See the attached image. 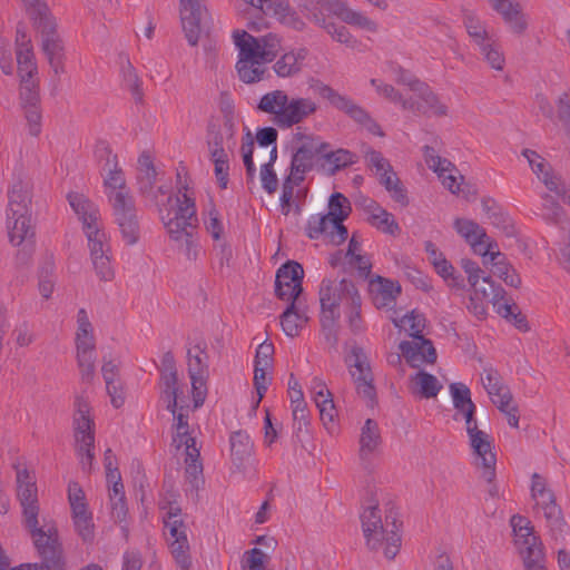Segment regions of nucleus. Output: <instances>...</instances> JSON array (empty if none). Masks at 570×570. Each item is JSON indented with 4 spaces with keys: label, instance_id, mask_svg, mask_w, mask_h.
I'll return each mask as SVG.
<instances>
[{
    "label": "nucleus",
    "instance_id": "obj_49",
    "mask_svg": "<svg viewBox=\"0 0 570 570\" xmlns=\"http://www.w3.org/2000/svg\"><path fill=\"white\" fill-rule=\"evenodd\" d=\"M453 227L468 244L472 243L476 238L487 237L485 229L471 219L456 218L454 220Z\"/></svg>",
    "mask_w": 570,
    "mask_h": 570
},
{
    "label": "nucleus",
    "instance_id": "obj_54",
    "mask_svg": "<svg viewBox=\"0 0 570 570\" xmlns=\"http://www.w3.org/2000/svg\"><path fill=\"white\" fill-rule=\"evenodd\" d=\"M332 224V218L325 215H314L306 224L305 232L308 238L317 239L323 233H325L328 226Z\"/></svg>",
    "mask_w": 570,
    "mask_h": 570
},
{
    "label": "nucleus",
    "instance_id": "obj_19",
    "mask_svg": "<svg viewBox=\"0 0 570 570\" xmlns=\"http://www.w3.org/2000/svg\"><path fill=\"white\" fill-rule=\"evenodd\" d=\"M470 445L473 453L481 460L482 478L492 483L495 478V454L492 452L490 436L482 430H475L469 433Z\"/></svg>",
    "mask_w": 570,
    "mask_h": 570
},
{
    "label": "nucleus",
    "instance_id": "obj_48",
    "mask_svg": "<svg viewBox=\"0 0 570 570\" xmlns=\"http://www.w3.org/2000/svg\"><path fill=\"white\" fill-rule=\"evenodd\" d=\"M495 311L501 317L512 322L518 330L522 332L529 331L527 317L521 313L515 303L510 304L508 302H503L499 304Z\"/></svg>",
    "mask_w": 570,
    "mask_h": 570
},
{
    "label": "nucleus",
    "instance_id": "obj_27",
    "mask_svg": "<svg viewBox=\"0 0 570 570\" xmlns=\"http://www.w3.org/2000/svg\"><path fill=\"white\" fill-rule=\"evenodd\" d=\"M493 9L502 17L512 32L517 35H523L525 32L528 21L519 3L512 0H495Z\"/></svg>",
    "mask_w": 570,
    "mask_h": 570
},
{
    "label": "nucleus",
    "instance_id": "obj_31",
    "mask_svg": "<svg viewBox=\"0 0 570 570\" xmlns=\"http://www.w3.org/2000/svg\"><path fill=\"white\" fill-rule=\"evenodd\" d=\"M229 442L232 462L238 471H243L253 454L250 438L246 432L239 430L232 433Z\"/></svg>",
    "mask_w": 570,
    "mask_h": 570
},
{
    "label": "nucleus",
    "instance_id": "obj_60",
    "mask_svg": "<svg viewBox=\"0 0 570 570\" xmlns=\"http://www.w3.org/2000/svg\"><path fill=\"white\" fill-rule=\"evenodd\" d=\"M95 157L101 167H108L118 163L117 155L112 154L110 145L106 140H98L95 146Z\"/></svg>",
    "mask_w": 570,
    "mask_h": 570
},
{
    "label": "nucleus",
    "instance_id": "obj_5",
    "mask_svg": "<svg viewBox=\"0 0 570 570\" xmlns=\"http://www.w3.org/2000/svg\"><path fill=\"white\" fill-rule=\"evenodd\" d=\"M32 539L40 562L22 563L10 570H66V558L55 523H43L26 529Z\"/></svg>",
    "mask_w": 570,
    "mask_h": 570
},
{
    "label": "nucleus",
    "instance_id": "obj_30",
    "mask_svg": "<svg viewBox=\"0 0 570 570\" xmlns=\"http://www.w3.org/2000/svg\"><path fill=\"white\" fill-rule=\"evenodd\" d=\"M8 199L7 214H11V217L30 214L31 193L28 183L20 179L14 181L8 191Z\"/></svg>",
    "mask_w": 570,
    "mask_h": 570
},
{
    "label": "nucleus",
    "instance_id": "obj_56",
    "mask_svg": "<svg viewBox=\"0 0 570 570\" xmlns=\"http://www.w3.org/2000/svg\"><path fill=\"white\" fill-rule=\"evenodd\" d=\"M324 158L333 165V171L340 170L355 163L356 156L346 149H337L324 154Z\"/></svg>",
    "mask_w": 570,
    "mask_h": 570
},
{
    "label": "nucleus",
    "instance_id": "obj_28",
    "mask_svg": "<svg viewBox=\"0 0 570 570\" xmlns=\"http://www.w3.org/2000/svg\"><path fill=\"white\" fill-rule=\"evenodd\" d=\"M7 228L9 242L13 246L35 240V229L31 225L30 214L14 215L13 217H11V214H7Z\"/></svg>",
    "mask_w": 570,
    "mask_h": 570
},
{
    "label": "nucleus",
    "instance_id": "obj_53",
    "mask_svg": "<svg viewBox=\"0 0 570 570\" xmlns=\"http://www.w3.org/2000/svg\"><path fill=\"white\" fill-rule=\"evenodd\" d=\"M542 214L541 216L550 222L558 224L561 222V218L563 216V209L559 205V203L549 194L542 195Z\"/></svg>",
    "mask_w": 570,
    "mask_h": 570
},
{
    "label": "nucleus",
    "instance_id": "obj_57",
    "mask_svg": "<svg viewBox=\"0 0 570 570\" xmlns=\"http://www.w3.org/2000/svg\"><path fill=\"white\" fill-rule=\"evenodd\" d=\"M267 367L254 365V386L257 392V400L254 404V409L259 405L271 382V377L267 376Z\"/></svg>",
    "mask_w": 570,
    "mask_h": 570
},
{
    "label": "nucleus",
    "instance_id": "obj_26",
    "mask_svg": "<svg viewBox=\"0 0 570 570\" xmlns=\"http://www.w3.org/2000/svg\"><path fill=\"white\" fill-rule=\"evenodd\" d=\"M160 372V380L164 386L163 397L167 403V407H175L177 403L178 374L175 358L171 352H166L163 355Z\"/></svg>",
    "mask_w": 570,
    "mask_h": 570
},
{
    "label": "nucleus",
    "instance_id": "obj_44",
    "mask_svg": "<svg viewBox=\"0 0 570 570\" xmlns=\"http://www.w3.org/2000/svg\"><path fill=\"white\" fill-rule=\"evenodd\" d=\"M412 381L415 383L416 392L424 399L435 397L442 389L438 379L425 371H419Z\"/></svg>",
    "mask_w": 570,
    "mask_h": 570
},
{
    "label": "nucleus",
    "instance_id": "obj_17",
    "mask_svg": "<svg viewBox=\"0 0 570 570\" xmlns=\"http://www.w3.org/2000/svg\"><path fill=\"white\" fill-rule=\"evenodd\" d=\"M327 147L328 145L318 138H306L292 155L291 171L305 178V174L312 170L316 157L324 154Z\"/></svg>",
    "mask_w": 570,
    "mask_h": 570
},
{
    "label": "nucleus",
    "instance_id": "obj_33",
    "mask_svg": "<svg viewBox=\"0 0 570 570\" xmlns=\"http://www.w3.org/2000/svg\"><path fill=\"white\" fill-rule=\"evenodd\" d=\"M184 445L186 446L185 474L193 488L198 489L199 483H203L204 479L203 464L199 460L200 452L199 449L196 448V439L188 438L184 441Z\"/></svg>",
    "mask_w": 570,
    "mask_h": 570
},
{
    "label": "nucleus",
    "instance_id": "obj_15",
    "mask_svg": "<svg viewBox=\"0 0 570 570\" xmlns=\"http://www.w3.org/2000/svg\"><path fill=\"white\" fill-rule=\"evenodd\" d=\"M207 14L204 0H179V18L185 38L193 47L197 46L202 32V21Z\"/></svg>",
    "mask_w": 570,
    "mask_h": 570
},
{
    "label": "nucleus",
    "instance_id": "obj_16",
    "mask_svg": "<svg viewBox=\"0 0 570 570\" xmlns=\"http://www.w3.org/2000/svg\"><path fill=\"white\" fill-rule=\"evenodd\" d=\"M415 98L410 97L403 101V109L415 115L428 116L433 114L438 117L448 115V107L442 104L438 95L425 82H422L414 91Z\"/></svg>",
    "mask_w": 570,
    "mask_h": 570
},
{
    "label": "nucleus",
    "instance_id": "obj_42",
    "mask_svg": "<svg viewBox=\"0 0 570 570\" xmlns=\"http://www.w3.org/2000/svg\"><path fill=\"white\" fill-rule=\"evenodd\" d=\"M210 160L215 168V176L217 183L222 189L227 188L228 176H229V158L225 148H213L208 149Z\"/></svg>",
    "mask_w": 570,
    "mask_h": 570
},
{
    "label": "nucleus",
    "instance_id": "obj_39",
    "mask_svg": "<svg viewBox=\"0 0 570 570\" xmlns=\"http://www.w3.org/2000/svg\"><path fill=\"white\" fill-rule=\"evenodd\" d=\"M287 101L288 96L285 91L274 90L261 98L257 108L263 112L274 115V121L278 126L279 115L286 108Z\"/></svg>",
    "mask_w": 570,
    "mask_h": 570
},
{
    "label": "nucleus",
    "instance_id": "obj_52",
    "mask_svg": "<svg viewBox=\"0 0 570 570\" xmlns=\"http://www.w3.org/2000/svg\"><path fill=\"white\" fill-rule=\"evenodd\" d=\"M482 55L490 66L495 70H502L504 67V57L499 46L490 38L483 46H479Z\"/></svg>",
    "mask_w": 570,
    "mask_h": 570
},
{
    "label": "nucleus",
    "instance_id": "obj_9",
    "mask_svg": "<svg viewBox=\"0 0 570 570\" xmlns=\"http://www.w3.org/2000/svg\"><path fill=\"white\" fill-rule=\"evenodd\" d=\"M17 497L22 508L24 529L39 524L40 507L36 479L27 469L17 468Z\"/></svg>",
    "mask_w": 570,
    "mask_h": 570
},
{
    "label": "nucleus",
    "instance_id": "obj_20",
    "mask_svg": "<svg viewBox=\"0 0 570 570\" xmlns=\"http://www.w3.org/2000/svg\"><path fill=\"white\" fill-rule=\"evenodd\" d=\"M317 4L324 7L335 14L343 22L357 27L360 29L376 32L377 23L360 11L351 9L347 2L343 0H315Z\"/></svg>",
    "mask_w": 570,
    "mask_h": 570
},
{
    "label": "nucleus",
    "instance_id": "obj_10",
    "mask_svg": "<svg viewBox=\"0 0 570 570\" xmlns=\"http://www.w3.org/2000/svg\"><path fill=\"white\" fill-rule=\"evenodd\" d=\"M346 363L351 368H355V371L351 370V375L358 395L367 400L370 406H374L377 403L376 390L373 384V373L364 350L361 346H353Z\"/></svg>",
    "mask_w": 570,
    "mask_h": 570
},
{
    "label": "nucleus",
    "instance_id": "obj_62",
    "mask_svg": "<svg viewBox=\"0 0 570 570\" xmlns=\"http://www.w3.org/2000/svg\"><path fill=\"white\" fill-rule=\"evenodd\" d=\"M32 20V22H37L43 18L51 16L50 10L47 3L42 0H20Z\"/></svg>",
    "mask_w": 570,
    "mask_h": 570
},
{
    "label": "nucleus",
    "instance_id": "obj_3",
    "mask_svg": "<svg viewBox=\"0 0 570 570\" xmlns=\"http://www.w3.org/2000/svg\"><path fill=\"white\" fill-rule=\"evenodd\" d=\"M187 189V186H183L177 196L168 197L160 218L169 238L179 244L188 259H195L194 237L197 234L198 218L195 199L188 196Z\"/></svg>",
    "mask_w": 570,
    "mask_h": 570
},
{
    "label": "nucleus",
    "instance_id": "obj_59",
    "mask_svg": "<svg viewBox=\"0 0 570 570\" xmlns=\"http://www.w3.org/2000/svg\"><path fill=\"white\" fill-rule=\"evenodd\" d=\"M266 554L258 548H253L244 553L243 570H264Z\"/></svg>",
    "mask_w": 570,
    "mask_h": 570
},
{
    "label": "nucleus",
    "instance_id": "obj_35",
    "mask_svg": "<svg viewBox=\"0 0 570 570\" xmlns=\"http://www.w3.org/2000/svg\"><path fill=\"white\" fill-rule=\"evenodd\" d=\"M100 174L104 177L108 202H110V196L117 193L131 195L126 185L125 174L118 163L108 167H101Z\"/></svg>",
    "mask_w": 570,
    "mask_h": 570
},
{
    "label": "nucleus",
    "instance_id": "obj_8",
    "mask_svg": "<svg viewBox=\"0 0 570 570\" xmlns=\"http://www.w3.org/2000/svg\"><path fill=\"white\" fill-rule=\"evenodd\" d=\"M109 204L122 240L126 245H135L139 240L140 225L132 195L114 194Z\"/></svg>",
    "mask_w": 570,
    "mask_h": 570
},
{
    "label": "nucleus",
    "instance_id": "obj_34",
    "mask_svg": "<svg viewBox=\"0 0 570 570\" xmlns=\"http://www.w3.org/2000/svg\"><path fill=\"white\" fill-rule=\"evenodd\" d=\"M367 210L371 214L368 222L372 226L392 236H396L400 234L401 228L397 222L395 220L394 216L386 209L381 207L376 202L371 200L367 206Z\"/></svg>",
    "mask_w": 570,
    "mask_h": 570
},
{
    "label": "nucleus",
    "instance_id": "obj_46",
    "mask_svg": "<svg viewBox=\"0 0 570 570\" xmlns=\"http://www.w3.org/2000/svg\"><path fill=\"white\" fill-rule=\"evenodd\" d=\"M351 212V203L343 194L334 193L330 196L327 215L332 220L343 223L350 216Z\"/></svg>",
    "mask_w": 570,
    "mask_h": 570
},
{
    "label": "nucleus",
    "instance_id": "obj_29",
    "mask_svg": "<svg viewBox=\"0 0 570 570\" xmlns=\"http://www.w3.org/2000/svg\"><path fill=\"white\" fill-rule=\"evenodd\" d=\"M382 443L379 423L373 419H367L361 430L360 435V459L365 462L379 450Z\"/></svg>",
    "mask_w": 570,
    "mask_h": 570
},
{
    "label": "nucleus",
    "instance_id": "obj_36",
    "mask_svg": "<svg viewBox=\"0 0 570 570\" xmlns=\"http://www.w3.org/2000/svg\"><path fill=\"white\" fill-rule=\"evenodd\" d=\"M525 549L521 552L527 570H544L543 546L539 537L524 539Z\"/></svg>",
    "mask_w": 570,
    "mask_h": 570
},
{
    "label": "nucleus",
    "instance_id": "obj_14",
    "mask_svg": "<svg viewBox=\"0 0 570 570\" xmlns=\"http://www.w3.org/2000/svg\"><path fill=\"white\" fill-rule=\"evenodd\" d=\"M35 28L42 36V51L47 56L50 67L58 75L65 71L63 68V45L57 33V23L51 16L33 22Z\"/></svg>",
    "mask_w": 570,
    "mask_h": 570
},
{
    "label": "nucleus",
    "instance_id": "obj_64",
    "mask_svg": "<svg viewBox=\"0 0 570 570\" xmlns=\"http://www.w3.org/2000/svg\"><path fill=\"white\" fill-rule=\"evenodd\" d=\"M325 31L337 42L354 47L356 39L350 33L348 29L343 24H336L331 21L330 24L325 26Z\"/></svg>",
    "mask_w": 570,
    "mask_h": 570
},
{
    "label": "nucleus",
    "instance_id": "obj_38",
    "mask_svg": "<svg viewBox=\"0 0 570 570\" xmlns=\"http://www.w3.org/2000/svg\"><path fill=\"white\" fill-rule=\"evenodd\" d=\"M178 402L176 403L175 407H167L166 409L173 413L174 415V428L176 430L175 435L173 436V442L176 443V448L179 449L181 445H184V441L188 438H191L189 435V425H188V412L189 406L188 404H180L178 406Z\"/></svg>",
    "mask_w": 570,
    "mask_h": 570
},
{
    "label": "nucleus",
    "instance_id": "obj_7",
    "mask_svg": "<svg viewBox=\"0 0 570 570\" xmlns=\"http://www.w3.org/2000/svg\"><path fill=\"white\" fill-rule=\"evenodd\" d=\"M311 88L322 98L328 100V102L337 110L344 112L355 122L363 126L372 135L383 137L384 132L381 126L370 116V114L363 109L360 105L355 104L347 96L338 94L328 85L313 80Z\"/></svg>",
    "mask_w": 570,
    "mask_h": 570
},
{
    "label": "nucleus",
    "instance_id": "obj_47",
    "mask_svg": "<svg viewBox=\"0 0 570 570\" xmlns=\"http://www.w3.org/2000/svg\"><path fill=\"white\" fill-rule=\"evenodd\" d=\"M277 159V146L269 151V160L261 167V180L263 188L269 194H274L278 188V179L273 169V165Z\"/></svg>",
    "mask_w": 570,
    "mask_h": 570
},
{
    "label": "nucleus",
    "instance_id": "obj_37",
    "mask_svg": "<svg viewBox=\"0 0 570 570\" xmlns=\"http://www.w3.org/2000/svg\"><path fill=\"white\" fill-rule=\"evenodd\" d=\"M121 76L126 89H128L136 104L144 102L142 82L127 56H120Z\"/></svg>",
    "mask_w": 570,
    "mask_h": 570
},
{
    "label": "nucleus",
    "instance_id": "obj_2",
    "mask_svg": "<svg viewBox=\"0 0 570 570\" xmlns=\"http://www.w3.org/2000/svg\"><path fill=\"white\" fill-rule=\"evenodd\" d=\"M234 43L238 49L236 69L239 79L245 83H255L269 77L266 63L272 62L282 49L278 35L268 32L254 37L247 31H235Z\"/></svg>",
    "mask_w": 570,
    "mask_h": 570
},
{
    "label": "nucleus",
    "instance_id": "obj_51",
    "mask_svg": "<svg viewBox=\"0 0 570 570\" xmlns=\"http://www.w3.org/2000/svg\"><path fill=\"white\" fill-rule=\"evenodd\" d=\"M450 391L453 399V405L458 412H462L474 404L471 400V392L469 387L463 383H452Z\"/></svg>",
    "mask_w": 570,
    "mask_h": 570
},
{
    "label": "nucleus",
    "instance_id": "obj_43",
    "mask_svg": "<svg viewBox=\"0 0 570 570\" xmlns=\"http://www.w3.org/2000/svg\"><path fill=\"white\" fill-rule=\"evenodd\" d=\"M380 183L385 187V189L391 194V197L402 206L409 205V197L406 195V189L402 185L401 180L393 171V169L385 170L381 174Z\"/></svg>",
    "mask_w": 570,
    "mask_h": 570
},
{
    "label": "nucleus",
    "instance_id": "obj_22",
    "mask_svg": "<svg viewBox=\"0 0 570 570\" xmlns=\"http://www.w3.org/2000/svg\"><path fill=\"white\" fill-rule=\"evenodd\" d=\"M88 245L94 268L97 276L105 282H110L114 276L110 258L107 255L108 246L106 245L105 233L88 237Z\"/></svg>",
    "mask_w": 570,
    "mask_h": 570
},
{
    "label": "nucleus",
    "instance_id": "obj_32",
    "mask_svg": "<svg viewBox=\"0 0 570 570\" xmlns=\"http://www.w3.org/2000/svg\"><path fill=\"white\" fill-rule=\"evenodd\" d=\"M308 51L306 48L285 52L276 60L273 69L278 77H293L301 72L303 61L306 59Z\"/></svg>",
    "mask_w": 570,
    "mask_h": 570
},
{
    "label": "nucleus",
    "instance_id": "obj_4",
    "mask_svg": "<svg viewBox=\"0 0 570 570\" xmlns=\"http://www.w3.org/2000/svg\"><path fill=\"white\" fill-rule=\"evenodd\" d=\"M362 530L366 547L372 551H377L384 547V556L392 560L400 551L402 522L397 521L392 511L385 515L386 529L383 525L379 504L370 505L361 514Z\"/></svg>",
    "mask_w": 570,
    "mask_h": 570
},
{
    "label": "nucleus",
    "instance_id": "obj_50",
    "mask_svg": "<svg viewBox=\"0 0 570 570\" xmlns=\"http://www.w3.org/2000/svg\"><path fill=\"white\" fill-rule=\"evenodd\" d=\"M464 27L471 38L478 46H483L490 39L483 23L472 13H465L463 19Z\"/></svg>",
    "mask_w": 570,
    "mask_h": 570
},
{
    "label": "nucleus",
    "instance_id": "obj_55",
    "mask_svg": "<svg viewBox=\"0 0 570 570\" xmlns=\"http://www.w3.org/2000/svg\"><path fill=\"white\" fill-rule=\"evenodd\" d=\"M423 153L429 168L433 169L434 171L442 175L446 170L451 171L454 169V165L450 160L441 158L439 155H436V151L433 147L424 146Z\"/></svg>",
    "mask_w": 570,
    "mask_h": 570
},
{
    "label": "nucleus",
    "instance_id": "obj_40",
    "mask_svg": "<svg viewBox=\"0 0 570 570\" xmlns=\"http://www.w3.org/2000/svg\"><path fill=\"white\" fill-rule=\"evenodd\" d=\"M480 281H482L481 285L476 284L475 287H472L475 295L481 299H488L491 302L497 309L499 304H501L505 297L507 293L504 288L500 284L493 282L490 276L484 275Z\"/></svg>",
    "mask_w": 570,
    "mask_h": 570
},
{
    "label": "nucleus",
    "instance_id": "obj_61",
    "mask_svg": "<svg viewBox=\"0 0 570 570\" xmlns=\"http://www.w3.org/2000/svg\"><path fill=\"white\" fill-rule=\"evenodd\" d=\"M485 376H482V384L484 389L487 390L490 399H492V395H494L497 392L501 391V387H505L507 385L503 383V380L499 372L492 367L484 370Z\"/></svg>",
    "mask_w": 570,
    "mask_h": 570
},
{
    "label": "nucleus",
    "instance_id": "obj_25",
    "mask_svg": "<svg viewBox=\"0 0 570 570\" xmlns=\"http://www.w3.org/2000/svg\"><path fill=\"white\" fill-rule=\"evenodd\" d=\"M279 318L285 335L296 337L309 321L307 306L303 301L291 302Z\"/></svg>",
    "mask_w": 570,
    "mask_h": 570
},
{
    "label": "nucleus",
    "instance_id": "obj_63",
    "mask_svg": "<svg viewBox=\"0 0 570 570\" xmlns=\"http://www.w3.org/2000/svg\"><path fill=\"white\" fill-rule=\"evenodd\" d=\"M380 284L379 293L382 295L383 304L387 305L401 294V285L397 282L377 276Z\"/></svg>",
    "mask_w": 570,
    "mask_h": 570
},
{
    "label": "nucleus",
    "instance_id": "obj_11",
    "mask_svg": "<svg viewBox=\"0 0 570 570\" xmlns=\"http://www.w3.org/2000/svg\"><path fill=\"white\" fill-rule=\"evenodd\" d=\"M179 514L180 508L170 507L164 522L173 538L170 542L173 558L181 570H189L191 567L189 543L186 535V527L183 520L178 519Z\"/></svg>",
    "mask_w": 570,
    "mask_h": 570
},
{
    "label": "nucleus",
    "instance_id": "obj_18",
    "mask_svg": "<svg viewBox=\"0 0 570 570\" xmlns=\"http://www.w3.org/2000/svg\"><path fill=\"white\" fill-rule=\"evenodd\" d=\"M73 417L76 444L88 451V446H95L94 421L90 416V405L82 396H77Z\"/></svg>",
    "mask_w": 570,
    "mask_h": 570
},
{
    "label": "nucleus",
    "instance_id": "obj_24",
    "mask_svg": "<svg viewBox=\"0 0 570 570\" xmlns=\"http://www.w3.org/2000/svg\"><path fill=\"white\" fill-rule=\"evenodd\" d=\"M535 504L543 510L550 534L553 540H559L564 531L566 522L562 518L561 509L556 503L554 494L551 490L539 494Z\"/></svg>",
    "mask_w": 570,
    "mask_h": 570
},
{
    "label": "nucleus",
    "instance_id": "obj_23",
    "mask_svg": "<svg viewBox=\"0 0 570 570\" xmlns=\"http://www.w3.org/2000/svg\"><path fill=\"white\" fill-rule=\"evenodd\" d=\"M317 111V105L309 98H288L286 108L278 119L279 128H291Z\"/></svg>",
    "mask_w": 570,
    "mask_h": 570
},
{
    "label": "nucleus",
    "instance_id": "obj_12",
    "mask_svg": "<svg viewBox=\"0 0 570 570\" xmlns=\"http://www.w3.org/2000/svg\"><path fill=\"white\" fill-rule=\"evenodd\" d=\"M206 343H197L187 351L188 375L191 381L194 407L203 405L205 401V380L208 374Z\"/></svg>",
    "mask_w": 570,
    "mask_h": 570
},
{
    "label": "nucleus",
    "instance_id": "obj_41",
    "mask_svg": "<svg viewBox=\"0 0 570 570\" xmlns=\"http://www.w3.org/2000/svg\"><path fill=\"white\" fill-rule=\"evenodd\" d=\"M18 73L35 76L38 72L33 49L30 40L19 42L17 51Z\"/></svg>",
    "mask_w": 570,
    "mask_h": 570
},
{
    "label": "nucleus",
    "instance_id": "obj_13",
    "mask_svg": "<svg viewBox=\"0 0 570 570\" xmlns=\"http://www.w3.org/2000/svg\"><path fill=\"white\" fill-rule=\"evenodd\" d=\"M303 278L304 269L299 263L288 261L283 264L275 277V295L277 298L289 303L302 301Z\"/></svg>",
    "mask_w": 570,
    "mask_h": 570
},
{
    "label": "nucleus",
    "instance_id": "obj_21",
    "mask_svg": "<svg viewBox=\"0 0 570 570\" xmlns=\"http://www.w3.org/2000/svg\"><path fill=\"white\" fill-rule=\"evenodd\" d=\"M68 202L82 222L87 238L104 233L98 226L99 209L90 199L82 194L70 193L68 195Z\"/></svg>",
    "mask_w": 570,
    "mask_h": 570
},
{
    "label": "nucleus",
    "instance_id": "obj_6",
    "mask_svg": "<svg viewBox=\"0 0 570 570\" xmlns=\"http://www.w3.org/2000/svg\"><path fill=\"white\" fill-rule=\"evenodd\" d=\"M400 323H395L396 326H402L410 332V335L414 341H403L400 343L399 348L406 362L412 367H417L421 362L430 364L436 361V351L433 346L432 341L424 338L422 332L425 327V317L423 314L412 311L404 315Z\"/></svg>",
    "mask_w": 570,
    "mask_h": 570
},
{
    "label": "nucleus",
    "instance_id": "obj_1",
    "mask_svg": "<svg viewBox=\"0 0 570 570\" xmlns=\"http://www.w3.org/2000/svg\"><path fill=\"white\" fill-rule=\"evenodd\" d=\"M321 315L320 322L322 333L326 343L336 347L338 343V320L341 317L340 306L346 308L347 324L354 334L364 331L361 316L362 298L355 284L351 279L343 278L340 282L323 279L318 291Z\"/></svg>",
    "mask_w": 570,
    "mask_h": 570
},
{
    "label": "nucleus",
    "instance_id": "obj_58",
    "mask_svg": "<svg viewBox=\"0 0 570 570\" xmlns=\"http://www.w3.org/2000/svg\"><path fill=\"white\" fill-rule=\"evenodd\" d=\"M247 136H248L249 140L247 142L242 144L240 151H242V156H243L244 166L246 168L247 183L249 184V183H254V180H255L256 168H255L254 159H253L254 141L250 138L249 132L247 134Z\"/></svg>",
    "mask_w": 570,
    "mask_h": 570
},
{
    "label": "nucleus",
    "instance_id": "obj_45",
    "mask_svg": "<svg viewBox=\"0 0 570 570\" xmlns=\"http://www.w3.org/2000/svg\"><path fill=\"white\" fill-rule=\"evenodd\" d=\"M492 264V273L501 278L508 286L519 288L521 286V277L514 269V267L507 262L505 256L501 254V257L494 259Z\"/></svg>",
    "mask_w": 570,
    "mask_h": 570
}]
</instances>
